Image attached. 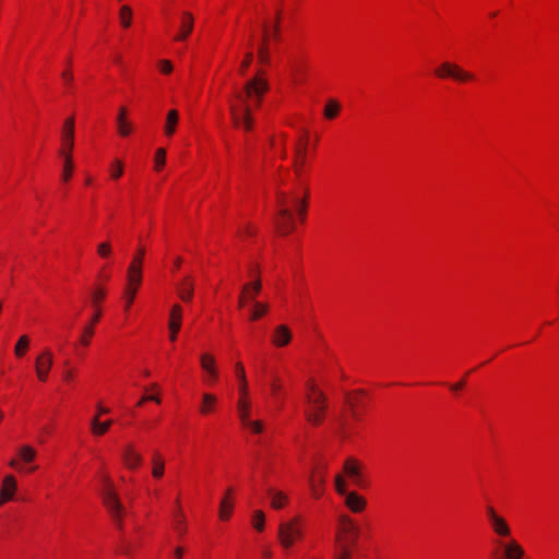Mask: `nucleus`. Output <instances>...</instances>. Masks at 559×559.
Segmentation results:
<instances>
[{"label": "nucleus", "instance_id": "1", "mask_svg": "<svg viewBox=\"0 0 559 559\" xmlns=\"http://www.w3.org/2000/svg\"><path fill=\"white\" fill-rule=\"evenodd\" d=\"M267 88V82L255 76L245 84L241 92L235 94L234 99L229 102V110L233 122L238 129L245 131L251 129L252 120L249 102L259 106Z\"/></svg>", "mask_w": 559, "mask_h": 559}, {"label": "nucleus", "instance_id": "2", "mask_svg": "<svg viewBox=\"0 0 559 559\" xmlns=\"http://www.w3.org/2000/svg\"><path fill=\"white\" fill-rule=\"evenodd\" d=\"M103 484L104 486L100 490L103 502L118 528H121L124 508L121 504L114 485L108 476L103 477Z\"/></svg>", "mask_w": 559, "mask_h": 559}, {"label": "nucleus", "instance_id": "3", "mask_svg": "<svg viewBox=\"0 0 559 559\" xmlns=\"http://www.w3.org/2000/svg\"><path fill=\"white\" fill-rule=\"evenodd\" d=\"M277 537L284 549L292 548L304 538V526L299 518H293L278 525Z\"/></svg>", "mask_w": 559, "mask_h": 559}, {"label": "nucleus", "instance_id": "4", "mask_svg": "<svg viewBox=\"0 0 559 559\" xmlns=\"http://www.w3.org/2000/svg\"><path fill=\"white\" fill-rule=\"evenodd\" d=\"M309 389L313 394H308L306 396L309 407L306 409L305 416L311 425L319 426L322 423L326 411L325 395L323 392L316 390L313 384H310Z\"/></svg>", "mask_w": 559, "mask_h": 559}, {"label": "nucleus", "instance_id": "5", "mask_svg": "<svg viewBox=\"0 0 559 559\" xmlns=\"http://www.w3.org/2000/svg\"><path fill=\"white\" fill-rule=\"evenodd\" d=\"M278 213L275 218V226L282 235L292 233L295 228V222L292 211L288 207L287 195L284 192H277Z\"/></svg>", "mask_w": 559, "mask_h": 559}, {"label": "nucleus", "instance_id": "6", "mask_svg": "<svg viewBox=\"0 0 559 559\" xmlns=\"http://www.w3.org/2000/svg\"><path fill=\"white\" fill-rule=\"evenodd\" d=\"M435 73L438 78H452L459 82H467L474 79V75L455 63L443 62L436 70Z\"/></svg>", "mask_w": 559, "mask_h": 559}, {"label": "nucleus", "instance_id": "7", "mask_svg": "<svg viewBox=\"0 0 559 559\" xmlns=\"http://www.w3.org/2000/svg\"><path fill=\"white\" fill-rule=\"evenodd\" d=\"M251 404L249 400L240 399L237 402V411L241 425L250 429L254 433H261L263 431V423L261 420L250 419Z\"/></svg>", "mask_w": 559, "mask_h": 559}, {"label": "nucleus", "instance_id": "8", "mask_svg": "<svg viewBox=\"0 0 559 559\" xmlns=\"http://www.w3.org/2000/svg\"><path fill=\"white\" fill-rule=\"evenodd\" d=\"M52 353L46 348L35 359V371L40 382H46L52 367Z\"/></svg>", "mask_w": 559, "mask_h": 559}, {"label": "nucleus", "instance_id": "9", "mask_svg": "<svg viewBox=\"0 0 559 559\" xmlns=\"http://www.w3.org/2000/svg\"><path fill=\"white\" fill-rule=\"evenodd\" d=\"M145 254V249L140 247L135 257L132 259L128 267L129 281L130 283H135L136 285H141L142 282V262L143 257Z\"/></svg>", "mask_w": 559, "mask_h": 559}, {"label": "nucleus", "instance_id": "10", "mask_svg": "<svg viewBox=\"0 0 559 559\" xmlns=\"http://www.w3.org/2000/svg\"><path fill=\"white\" fill-rule=\"evenodd\" d=\"M340 522H341V525H342V531L343 533L345 534H348L349 536L344 540L342 542L340 539V537L337 536L336 537V540L342 545V544H346L347 546L348 545H354L355 542H356V537L358 535V527L353 523V521L346 516V515H342L340 518Z\"/></svg>", "mask_w": 559, "mask_h": 559}, {"label": "nucleus", "instance_id": "11", "mask_svg": "<svg viewBox=\"0 0 559 559\" xmlns=\"http://www.w3.org/2000/svg\"><path fill=\"white\" fill-rule=\"evenodd\" d=\"M181 318H182V309L179 305H174L170 311V318H169V338L171 342L176 341L177 334L181 326Z\"/></svg>", "mask_w": 559, "mask_h": 559}, {"label": "nucleus", "instance_id": "12", "mask_svg": "<svg viewBox=\"0 0 559 559\" xmlns=\"http://www.w3.org/2000/svg\"><path fill=\"white\" fill-rule=\"evenodd\" d=\"M122 460L128 468L135 469L142 463V455L135 451L132 444H127L122 451Z\"/></svg>", "mask_w": 559, "mask_h": 559}, {"label": "nucleus", "instance_id": "13", "mask_svg": "<svg viewBox=\"0 0 559 559\" xmlns=\"http://www.w3.org/2000/svg\"><path fill=\"white\" fill-rule=\"evenodd\" d=\"M312 152L313 148L308 145V142H296L293 150L295 165L302 166L306 163L308 155Z\"/></svg>", "mask_w": 559, "mask_h": 559}, {"label": "nucleus", "instance_id": "14", "mask_svg": "<svg viewBox=\"0 0 559 559\" xmlns=\"http://www.w3.org/2000/svg\"><path fill=\"white\" fill-rule=\"evenodd\" d=\"M16 489V481L12 475H8L4 477L2 483V488L0 492V506H2L5 501H9L13 498V495Z\"/></svg>", "mask_w": 559, "mask_h": 559}, {"label": "nucleus", "instance_id": "15", "mask_svg": "<svg viewBox=\"0 0 559 559\" xmlns=\"http://www.w3.org/2000/svg\"><path fill=\"white\" fill-rule=\"evenodd\" d=\"M292 336L290 330L286 325L281 324L275 328L272 342L275 346L282 347L290 342Z\"/></svg>", "mask_w": 559, "mask_h": 559}, {"label": "nucleus", "instance_id": "16", "mask_svg": "<svg viewBox=\"0 0 559 559\" xmlns=\"http://www.w3.org/2000/svg\"><path fill=\"white\" fill-rule=\"evenodd\" d=\"M72 145L63 146L59 150V155L63 158V174L62 178L68 181L72 176V158H71Z\"/></svg>", "mask_w": 559, "mask_h": 559}, {"label": "nucleus", "instance_id": "17", "mask_svg": "<svg viewBox=\"0 0 559 559\" xmlns=\"http://www.w3.org/2000/svg\"><path fill=\"white\" fill-rule=\"evenodd\" d=\"M235 369H236V377L239 381L238 391H239L240 396H239L238 401L240 399L248 400V382H247L245 367L240 361H238L235 365Z\"/></svg>", "mask_w": 559, "mask_h": 559}, {"label": "nucleus", "instance_id": "18", "mask_svg": "<svg viewBox=\"0 0 559 559\" xmlns=\"http://www.w3.org/2000/svg\"><path fill=\"white\" fill-rule=\"evenodd\" d=\"M117 129L121 136H128L132 132V124L127 120L126 107H120L117 117Z\"/></svg>", "mask_w": 559, "mask_h": 559}, {"label": "nucleus", "instance_id": "19", "mask_svg": "<svg viewBox=\"0 0 559 559\" xmlns=\"http://www.w3.org/2000/svg\"><path fill=\"white\" fill-rule=\"evenodd\" d=\"M262 283L258 278L253 282H249L242 286V293L247 296L249 304L253 305L257 296L261 293Z\"/></svg>", "mask_w": 559, "mask_h": 559}, {"label": "nucleus", "instance_id": "20", "mask_svg": "<svg viewBox=\"0 0 559 559\" xmlns=\"http://www.w3.org/2000/svg\"><path fill=\"white\" fill-rule=\"evenodd\" d=\"M345 503L353 512H360L366 507V500L356 492H348L345 495Z\"/></svg>", "mask_w": 559, "mask_h": 559}, {"label": "nucleus", "instance_id": "21", "mask_svg": "<svg viewBox=\"0 0 559 559\" xmlns=\"http://www.w3.org/2000/svg\"><path fill=\"white\" fill-rule=\"evenodd\" d=\"M193 29V16L189 12L182 14L180 33L175 37L176 40H185Z\"/></svg>", "mask_w": 559, "mask_h": 559}, {"label": "nucleus", "instance_id": "22", "mask_svg": "<svg viewBox=\"0 0 559 559\" xmlns=\"http://www.w3.org/2000/svg\"><path fill=\"white\" fill-rule=\"evenodd\" d=\"M344 471L357 486H362L360 471L355 460L348 459L344 464Z\"/></svg>", "mask_w": 559, "mask_h": 559}, {"label": "nucleus", "instance_id": "23", "mask_svg": "<svg viewBox=\"0 0 559 559\" xmlns=\"http://www.w3.org/2000/svg\"><path fill=\"white\" fill-rule=\"evenodd\" d=\"M341 108L342 106L338 100L330 98L323 108V117L328 120H333L338 116Z\"/></svg>", "mask_w": 559, "mask_h": 559}, {"label": "nucleus", "instance_id": "24", "mask_svg": "<svg viewBox=\"0 0 559 559\" xmlns=\"http://www.w3.org/2000/svg\"><path fill=\"white\" fill-rule=\"evenodd\" d=\"M267 495L271 498V507L275 510L282 509L288 501V497L284 492L272 488L267 489Z\"/></svg>", "mask_w": 559, "mask_h": 559}, {"label": "nucleus", "instance_id": "25", "mask_svg": "<svg viewBox=\"0 0 559 559\" xmlns=\"http://www.w3.org/2000/svg\"><path fill=\"white\" fill-rule=\"evenodd\" d=\"M179 114L177 110H169L164 124V133L166 136H171L175 133L176 126L178 123Z\"/></svg>", "mask_w": 559, "mask_h": 559}, {"label": "nucleus", "instance_id": "26", "mask_svg": "<svg viewBox=\"0 0 559 559\" xmlns=\"http://www.w3.org/2000/svg\"><path fill=\"white\" fill-rule=\"evenodd\" d=\"M503 548L508 559H521L524 555L523 548L515 540L504 544Z\"/></svg>", "mask_w": 559, "mask_h": 559}, {"label": "nucleus", "instance_id": "27", "mask_svg": "<svg viewBox=\"0 0 559 559\" xmlns=\"http://www.w3.org/2000/svg\"><path fill=\"white\" fill-rule=\"evenodd\" d=\"M179 297L183 301H190L193 296V282L190 277H186L178 286Z\"/></svg>", "mask_w": 559, "mask_h": 559}, {"label": "nucleus", "instance_id": "28", "mask_svg": "<svg viewBox=\"0 0 559 559\" xmlns=\"http://www.w3.org/2000/svg\"><path fill=\"white\" fill-rule=\"evenodd\" d=\"M491 527L493 532L499 536H509L510 535V527L507 523V521L502 516H498L490 521Z\"/></svg>", "mask_w": 559, "mask_h": 559}, {"label": "nucleus", "instance_id": "29", "mask_svg": "<svg viewBox=\"0 0 559 559\" xmlns=\"http://www.w3.org/2000/svg\"><path fill=\"white\" fill-rule=\"evenodd\" d=\"M112 424V420L100 421L98 416H94L91 421L92 432L96 436H102L108 431Z\"/></svg>", "mask_w": 559, "mask_h": 559}, {"label": "nucleus", "instance_id": "30", "mask_svg": "<svg viewBox=\"0 0 559 559\" xmlns=\"http://www.w3.org/2000/svg\"><path fill=\"white\" fill-rule=\"evenodd\" d=\"M152 475L154 478L159 479L164 475L165 462L158 452H155L152 459Z\"/></svg>", "mask_w": 559, "mask_h": 559}, {"label": "nucleus", "instance_id": "31", "mask_svg": "<svg viewBox=\"0 0 559 559\" xmlns=\"http://www.w3.org/2000/svg\"><path fill=\"white\" fill-rule=\"evenodd\" d=\"M99 318H100V312L97 310L95 312V314L93 316L91 323L84 328V333L81 337V343L84 346H87L90 344V337L94 334L93 326L99 320Z\"/></svg>", "mask_w": 559, "mask_h": 559}, {"label": "nucleus", "instance_id": "32", "mask_svg": "<svg viewBox=\"0 0 559 559\" xmlns=\"http://www.w3.org/2000/svg\"><path fill=\"white\" fill-rule=\"evenodd\" d=\"M269 311V305L265 302L254 301L250 310V320L255 321L262 318Z\"/></svg>", "mask_w": 559, "mask_h": 559}, {"label": "nucleus", "instance_id": "33", "mask_svg": "<svg viewBox=\"0 0 559 559\" xmlns=\"http://www.w3.org/2000/svg\"><path fill=\"white\" fill-rule=\"evenodd\" d=\"M217 402V399L215 395L210 393H204L202 396V404L200 407V412L202 414H209L214 408L215 404Z\"/></svg>", "mask_w": 559, "mask_h": 559}, {"label": "nucleus", "instance_id": "34", "mask_svg": "<svg viewBox=\"0 0 559 559\" xmlns=\"http://www.w3.org/2000/svg\"><path fill=\"white\" fill-rule=\"evenodd\" d=\"M127 280H129V273L127 274ZM139 286L140 285H136L135 283H130V281H128L126 287V310H128L132 305Z\"/></svg>", "mask_w": 559, "mask_h": 559}, {"label": "nucleus", "instance_id": "35", "mask_svg": "<svg viewBox=\"0 0 559 559\" xmlns=\"http://www.w3.org/2000/svg\"><path fill=\"white\" fill-rule=\"evenodd\" d=\"M29 337L27 335H22L19 341L16 342L15 344V347H14V354L16 357H23L27 349H28V346H29Z\"/></svg>", "mask_w": 559, "mask_h": 559}, {"label": "nucleus", "instance_id": "36", "mask_svg": "<svg viewBox=\"0 0 559 559\" xmlns=\"http://www.w3.org/2000/svg\"><path fill=\"white\" fill-rule=\"evenodd\" d=\"M233 507V503L227 499V497H224L219 503V518L222 520H228L231 514Z\"/></svg>", "mask_w": 559, "mask_h": 559}, {"label": "nucleus", "instance_id": "37", "mask_svg": "<svg viewBox=\"0 0 559 559\" xmlns=\"http://www.w3.org/2000/svg\"><path fill=\"white\" fill-rule=\"evenodd\" d=\"M200 361H201V367L205 372L216 369L215 359L210 354H202L200 357Z\"/></svg>", "mask_w": 559, "mask_h": 559}, {"label": "nucleus", "instance_id": "38", "mask_svg": "<svg viewBox=\"0 0 559 559\" xmlns=\"http://www.w3.org/2000/svg\"><path fill=\"white\" fill-rule=\"evenodd\" d=\"M36 456L35 450L29 445H23L20 449V457L23 462L29 463L32 462Z\"/></svg>", "mask_w": 559, "mask_h": 559}, {"label": "nucleus", "instance_id": "39", "mask_svg": "<svg viewBox=\"0 0 559 559\" xmlns=\"http://www.w3.org/2000/svg\"><path fill=\"white\" fill-rule=\"evenodd\" d=\"M132 10L128 5H123L120 9V22L122 26L129 27L131 25Z\"/></svg>", "mask_w": 559, "mask_h": 559}, {"label": "nucleus", "instance_id": "40", "mask_svg": "<svg viewBox=\"0 0 559 559\" xmlns=\"http://www.w3.org/2000/svg\"><path fill=\"white\" fill-rule=\"evenodd\" d=\"M63 140H72L74 135V119L69 118L63 126Z\"/></svg>", "mask_w": 559, "mask_h": 559}, {"label": "nucleus", "instance_id": "41", "mask_svg": "<svg viewBox=\"0 0 559 559\" xmlns=\"http://www.w3.org/2000/svg\"><path fill=\"white\" fill-rule=\"evenodd\" d=\"M264 521H265V516H264L263 511L257 510L253 513V521H252V524H253L254 528L257 531H263V528H264Z\"/></svg>", "mask_w": 559, "mask_h": 559}, {"label": "nucleus", "instance_id": "42", "mask_svg": "<svg viewBox=\"0 0 559 559\" xmlns=\"http://www.w3.org/2000/svg\"><path fill=\"white\" fill-rule=\"evenodd\" d=\"M165 160H166V150L158 148L155 153V158H154L155 169L159 170L164 166Z\"/></svg>", "mask_w": 559, "mask_h": 559}, {"label": "nucleus", "instance_id": "43", "mask_svg": "<svg viewBox=\"0 0 559 559\" xmlns=\"http://www.w3.org/2000/svg\"><path fill=\"white\" fill-rule=\"evenodd\" d=\"M292 201L294 205H296L300 218L304 219L306 213V200H301L298 197H294Z\"/></svg>", "mask_w": 559, "mask_h": 559}, {"label": "nucleus", "instance_id": "44", "mask_svg": "<svg viewBox=\"0 0 559 559\" xmlns=\"http://www.w3.org/2000/svg\"><path fill=\"white\" fill-rule=\"evenodd\" d=\"M97 252L102 258H107L111 253V246L109 242H102L97 247Z\"/></svg>", "mask_w": 559, "mask_h": 559}, {"label": "nucleus", "instance_id": "45", "mask_svg": "<svg viewBox=\"0 0 559 559\" xmlns=\"http://www.w3.org/2000/svg\"><path fill=\"white\" fill-rule=\"evenodd\" d=\"M360 394H364V392L359 390V391L355 392L356 396L347 399V402L349 403V405L352 407L354 417H357V413L355 412V406L360 403V400L358 399V395H360Z\"/></svg>", "mask_w": 559, "mask_h": 559}, {"label": "nucleus", "instance_id": "46", "mask_svg": "<svg viewBox=\"0 0 559 559\" xmlns=\"http://www.w3.org/2000/svg\"><path fill=\"white\" fill-rule=\"evenodd\" d=\"M335 489L340 495H346L345 481L342 476L335 477Z\"/></svg>", "mask_w": 559, "mask_h": 559}, {"label": "nucleus", "instance_id": "47", "mask_svg": "<svg viewBox=\"0 0 559 559\" xmlns=\"http://www.w3.org/2000/svg\"><path fill=\"white\" fill-rule=\"evenodd\" d=\"M251 61H252V53L248 52L240 66L241 73H243L246 71V69L250 66Z\"/></svg>", "mask_w": 559, "mask_h": 559}, {"label": "nucleus", "instance_id": "48", "mask_svg": "<svg viewBox=\"0 0 559 559\" xmlns=\"http://www.w3.org/2000/svg\"><path fill=\"white\" fill-rule=\"evenodd\" d=\"M160 71L164 73H170L173 71V66L168 60L159 61Z\"/></svg>", "mask_w": 559, "mask_h": 559}, {"label": "nucleus", "instance_id": "49", "mask_svg": "<svg viewBox=\"0 0 559 559\" xmlns=\"http://www.w3.org/2000/svg\"><path fill=\"white\" fill-rule=\"evenodd\" d=\"M280 16H281V13L277 12L276 22H275V24H273V31H272V37L274 39H278V36H280V26H278Z\"/></svg>", "mask_w": 559, "mask_h": 559}, {"label": "nucleus", "instance_id": "50", "mask_svg": "<svg viewBox=\"0 0 559 559\" xmlns=\"http://www.w3.org/2000/svg\"><path fill=\"white\" fill-rule=\"evenodd\" d=\"M105 297V292L103 289H96L93 294V302L96 305L97 302L102 301Z\"/></svg>", "mask_w": 559, "mask_h": 559}, {"label": "nucleus", "instance_id": "51", "mask_svg": "<svg viewBox=\"0 0 559 559\" xmlns=\"http://www.w3.org/2000/svg\"><path fill=\"white\" fill-rule=\"evenodd\" d=\"M115 165L117 166V169L111 171V177L119 178L122 175V163L120 160H116Z\"/></svg>", "mask_w": 559, "mask_h": 559}, {"label": "nucleus", "instance_id": "52", "mask_svg": "<svg viewBox=\"0 0 559 559\" xmlns=\"http://www.w3.org/2000/svg\"><path fill=\"white\" fill-rule=\"evenodd\" d=\"M310 485H311V489H312L313 496L317 497V498L320 497L322 491L320 489V485L319 484L317 485L314 483V478H310Z\"/></svg>", "mask_w": 559, "mask_h": 559}, {"label": "nucleus", "instance_id": "53", "mask_svg": "<svg viewBox=\"0 0 559 559\" xmlns=\"http://www.w3.org/2000/svg\"><path fill=\"white\" fill-rule=\"evenodd\" d=\"M206 374H207V379L211 383H214L218 378L217 369L210 370L206 372Z\"/></svg>", "mask_w": 559, "mask_h": 559}, {"label": "nucleus", "instance_id": "54", "mask_svg": "<svg viewBox=\"0 0 559 559\" xmlns=\"http://www.w3.org/2000/svg\"><path fill=\"white\" fill-rule=\"evenodd\" d=\"M342 555L335 559H348V546L346 544L341 545Z\"/></svg>", "mask_w": 559, "mask_h": 559}, {"label": "nucleus", "instance_id": "55", "mask_svg": "<svg viewBox=\"0 0 559 559\" xmlns=\"http://www.w3.org/2000/svg\"><path fill=\"white\" fill-rule=\"evenodd\" d=\"M259 57L262 62H267V49L264 46L259 49Z\"/></svg>", "mask_w": 559, "mask_h": 559}, {"label": "nucleus", "instance_id": "56", "mask_svg": "<svg viewBox=\"0 0 559 559\" xmlns=\"http://www.w3.org/2000/svg\"><path fill=\"white\" fill-rule=\"evenodd\" d=\"M486 512L489 522L499 516L492 507H487Z\"/></svg>", "mask_w": 559, "mask_h": 559}, {"label": "nucleus", "instance_id": "57", "mask_svg": "<svg viewBox=\"0 0 559 559\" xmlns=\"http://www.w3.org/2000/svg\"><path fill=\"white\" fill-rule=\"evenodd\" d=\"M62 79L67 84H70L73 81V75L70 71L66 70L62 72Z\"/></svg>", "mask_w": 559, "mask_h": 559}, {"label": "nucleus", "instance_id": "58", "mask_svg": "<svg viewBox=\"0 0 559 559\" xmlns=\"http://www.w3.org/2000/svg\"><path fill=\"white\" fill-rule=\"evenodd\" d=\"M238 304H239V307H245L246 304H249L247 296L242 292L239 295Z\"/></svg>", "mask_w": 559, "mask_h": 559}, {"label": "nucleus", "instance_id": "59", "mask_svg": "<svg viewBox=\"0 0 559 559\" xmlns=\"http://www.w3.org/2000/svg\"><path fill=\"white\" fill-rule=\"evenodd\" d=\"M109 413V409L107 407L102 406L100 404L97 405V414L95 416H100L103 414Z\"/></svg>", "mask_w": 559, "mask_h": 559}, {"label": "nucleus", "instance_id": "60", "mask_svg": "<svg viewBox=\"0 0 559 559\" xmlns=\"http://www.w3.org/2000/svg\"><path fill=\"white\" fill-rule=\"evenodd\" d=\"M281 384L277 381H274L272 383V391L274 394H277L281 391Z\"/></svg>", "mask_w": 559, "mask_h": 559}, {"label": "nucleus", "instance_id": "61", "mask_svg": "<svg viewBox=\"0 0 559 559\" xmlns=\"http://www.w3.org/2000/svg\"><path fill=\"white\" fill-rule=\"evenodd\" d=\"M464 384H465V382L462 380V381L451 385V390L452 391H457V390L462 389L464 386Z\"/></svg>", "mask_w": 559, "mask_h": 559}, {"label": "nucleus", "instance_id": "62", "mask_svg": "<svg viewBox=\"0 0 559 559\" xmlns=\"http://www.w3.org/2000/svg\"><path fill=\"white\" fill-rule=\"evenodd\" d=\"M182 555H183V549L181 547H177L175 549V558L176 559H181L182 558Z\"/></svg>", "mask_w": 559, "mask_h": 559}, {"label": "nucleus", "instance_id": "63", "mask_svg": "<svg viewBox=\"0 0 559 559\" xmlns=\"http://www.w3.org/2000/svg\"><path fill=\"white\" fill-rule=\"evenodd\" d=\"M72 377H73V372H72L71 370H67V371H64V373H63V379H64L66 381H70V380L72 379Z\"/></svg>", "mask_w": 559, "mask_h": 559}, {"label": "nucleus", "instance_id": "64", "mask_svg": "<svg viewBox=\"0 0 559 559\" xmlns=\"http://www.w3.org/2000/svg\"><path fill=\"white\" fill-rule=\"evenodd\" d=\"M146 399L156 403H160V399L157 395H147Z\"/></svg>", "mask_w": 559, "mask_h": 559}]
</instances>
